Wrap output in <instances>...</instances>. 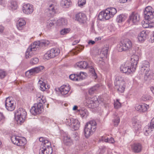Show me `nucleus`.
Listing matches in <instances>:
<instances>
[{
  "instance_id": "nucleus-1",
  "label": "nucleus",
  "mask_w": 154,
  "mask_h": 154,
  "mask_svg": "<svg viewBox=\"0 0 154 154\" xmlns=\"http://www.w3.org/2000/svg\"><path fill=\"white\" fill-rule=\"evenodd\" d=\"M50 44V42L47 40H42L34 42L28 48L26 52V58H29L34 54V51L37 50L39 47L46 46Z\"/></svg>"
},
{
  "instance_id": "nucleus-2",
  "label": "nucleus",
  "mask_w": 154,
  "mask_h": 154,
  "mask_svg": "<svg viewBox=\"0 0 154 154\" xmlns=\"http://www.w3.org/2000/svg\"><path fill=\"white\" fill-rule=\"evenodd\" d=\"M37 98V103L34 104L30 110L31 113L33 115H36L41 113L43 110V103H45L46 100L45 97L40 95Z\"/></svg>"
},
{
  "instance_id": "nucleus-3",
  "label": "nucleus",
  "mask_w": 154,
  "mask_h": 154,
  "mask_svg": "<svg viewBox=\"0 0 154 154\" xmlns=\"http://www.w3.org/2000/svg\"><path fill=\"white\" fill-rule=\"evenodd\" d=\"M135 56L134 55L131 56L130 65L129 66L128 62H127L122 64L120 67V71L127 74H129L133 73L135 70L134 63L135 62Z\"/></svg>"
},
{
  "instance_id": "nucleus-4",
  "label": "nucleus",
  "mask_w": 154,
  "mask_h": 154,
  "mask_svg": "<svg viewBox=\"0 0 154 154\" xmlns=\"http://www.w3.org/2000/svg\"><path fill=\"white\" fill-rule=\"evenodd\" d=\"M116 13L117 10L115 8H108L104 11H102L100 13L98 18L99 20L102 21L104 20H108L112 17Z\"/></svg>"
},
{
  "instance_id": "nucleus-5",
  "label": "nucleus",
  "mask_w": 154,
  "mask_h": 154,
  "mask_svg": "<svg viewBox=\"0 0 154 154\" xmlns=\"http://www.w3.org/2000/svg\"><path fill=\"white\" fill-rule=\"evenodd\" d=\"M97 123L94 120L90 121L85 125L84 131L85 137L88 138L92 135L96 128Z\"/></svg>"
},
{
  "instance_id": "nucleus-6",
  "label": "nucleus",
  "mask_w": 154,
  "mask_h": 154,
  "mask_svg": "<svg viewBox=\"0 0 154 154\" xmlns=\"http://www.w3.org/2000/svg\"><path fill=\"white\" fill-rule=\"evenodd\" d=\"M76 64L77 67L81 69L89 68L90 74L94 77L95 79H96L97 77V75L91 62H89L88 63L86 61H82L77 63Z\"/></svg>"
},
{
  "instance_id": "nucleus-7",
  "label": "nucleus",
  "mask_w": 154,
  "mask_h": 154,
  "mask_svg": "<svg viewBox=\"0 0 154 154\" xmlns=\"http://www.w3.org/2000/svg\"><path fill=\"white\" fill-rule=\"evenodd\" d=\"M126 81V78L125 79L121 76L116 77L114 82L115 88L117 89L119 93L123 92L125 89V81Z\"/></svg>"
},
{
  "instance_id": "nucleus-8",
  "label": "nucleus",
  "mask_w": 154,
  "mask_h": 154,
  "mask_svg": "<svg viewBox=\"0 0 154 154\" xmlns=\"http://www.w3.org/2000/svg\"><path fill=\"white\" fill-rule=\"evenodd\" d=\"M84 103L85 106L92 109L97 107L99 105V103L96 96L91 98L86 97Z\"/></svg>"
},
{
  "instance_id": "nucleus-9",
  "label": "nucleus",
  "mask_w": 154,
  "mask_h": 154,
  "mask_svg": "<svg viewBox=\"0 0 154 154\" xmlns=\"http://www.w3.org/2000/svg\"><path fill=\"white\" fill-rule=\"evenodd\" d=\"M26 115V112L23 109L20 108L16 110L14 116L17 123L21 124L23 123L25 121Z\"/></svg>"
},
{
  "instance_id": "nucleus-10",
  "label": "nucleus",
  "mask_w": 154,
  "mask_h": 154,
  "mask_svg": "<svg viewBox=\"0 0 154 154\" xmlns=\"http://www.w3.org/2000/svg\"><path fill=\"white\" fill-rule=\"evenodd\" d=\"M119 51H125L131 49L132 44L131 41L128 39L122 40L117 45Z\"/></svg>"
},
{
  "instance_id": "nucleus-11",
  "label": "nucleus",
  "mask_w": 154,
  "mask_h": 154,
  "mask_svg": "<svg viewBox=\"0 0 154 154\" xmlns=\"http://www.w3.org/2000/svg\"><path fill=\"white\" fill-rule=\"evenodd\" d=\"M11 140L14 144L19 146H23L26 143L25 138H21L16 135L12 136L11 137Z\"/></svg>"
},
{
  "instance_id": "nucleus-12",
  "label": "nucleus",
  "mask_w": 154,
  "mask_h": 154,
  "mask_svg": "<svg viewBox=\"0 0 154 154\" xmlns=\"http://www.w3.org/2000/svg\"><path fill=\"white\" fill-rule=\"evenodd\" d=\"M60 52L59 49L57 48H51L45 54L44 57L47 60H49L58 56Z\"/></svg>"
},
{
  "instance_id": "nucleus-13",
  "label": "nucleus",
  "mask_w": 154,
  "mask_h": 154,
  "mask_svg": "<svg viewBox=\"0 0 154 154\" xmlns=\"http://www.w3.org/2000/svg\"><path fill=\"white\" fill-rule=\"evenodd\" d=\"M5 107L9 111H12L15 108V103L12 100L11 97H7L5 101Z\"/></svg>"
},
{
  "instance_id": "nucleus-14",
  "label": "nucleus",
  "mask_w": 154,
  "mask_h": 154,
  "mask_svg": "<svg viewBox=\"0 0 154 154\" xmlns=\"http://www.w3.org/2000/svg\"><path fill=\"white\" fill-rule=\"evenodd\" d=\"M152 8L150 6L147 7L144 11V17L145 19L150 20L154 19V11H152Z\"/></svg>"
},
{
  "instance_id": "nucleus-15",
  "label": "nucleus",
  "mask_w": 154,
  "mask_h": 154,
  "mask_svg": "<svg viewBox=\"0 0 154 154\" xmlns=\"http://www.w3.org/2000/svg\"><path fill=\"white\" fill-rule=\"evenodd\" d=\"M34 10L33 5L30 4L28 3L24 5L22 7V10L24 13L26 14H31Z\"/></svg>"
},
{
  "instance_id": "nucleus-16",
  "label": "nucleus",
  "mask_w": 154,
  "mask_h": 154,
  "mask_svg": "<svg viewBox=\"0 0 154 154\" xmlns=\"http://www.w3.org/2000/svg\"><path fill=\"white\" fill-rule=\"evenodd\" d=\"M85 73L84 72H80L79 73H78L76 74H72L69 76V78L71 80L74 81H80L84 78L83 75Z\"/></svg>"
},
{
  "instance_id": "nucleus-17",
  "label": "nucleus",
  "mask_w": 154,
  "mask_h": 154,
  "mask_svg": "<svg viewBox=\"0 0 154 154\" xmlns=\"http://www.w3.org/2000/svg\"><path fill=\"white\" fill-rule=\"evenodd\" d=\"M44 69V67L42 66H40L32 69L26 73V75H34L40 72L41 70Z\"/></svg>"
},
{
  "instance_id": "nucleus-18",
  "label": "nucleus",
  "mask_w": 154,
  "mask_h": 154,
  "mask_svg": "<svg viewBox=\"0 0 154 154\" xmlns=\"http://www.w3.org/2000/svg\"><path fill=\"white\" fill-rule=\"evenodd\" d=\"M145 19V21L141 22L140 25L145 28L149 27L151 28L154 27V19L148 20Z\"/></svg>"
},
{
  "instance_id": "nucleus-19",
  "label": "nucleus",
  "mask_w": 154,
  "mask_h": 154,
  "mask_svg": "<svg viewBox=\"0 0 154 154\" xmlns=\"http://www.w3.org/2000/svg\"><path fill=\"white\" fill-rule=\"evenodd\" d=\"M76 20L81 23H84L86 20V15L84 13H79L75 15Z\"/></svg>"
},
{
  "instance_id": "nucleus-20",
  "label": "nucleus",
  "mask_w": 154,
  "mask_h": 154,
  "mask_svg": "<svg viewBox=\"0 0 154 154\" xmlns=\"http://www.w3.org/2000/svg\"><path fill=\"white\" fill-rule=\"evenodd\" d=\"M154 128V117L152 119L151 121L150 125L149 126H146L144 128V130L146 132L144 134L146 135L147 136L149 132H150L152 131V129Z\"/></svg>"
},
{
  "instance_id": "nucleus-21",
  "label": "nucleus",
  "mask_w": 154,
  "mask_h": 154,
  "mask_svg": "<svg viewBox=\"0 0 154 154\" xmlns=\"http://www.w3.org/2000/svg\"><path fill=\"white\" fill-rule=\"evenodd\" d=\"M57 3L55 2H52L50 3L49 7L48 9L50 14H54L55 13L56 9H57Z\"/></svg>"
},
{
  "instance_id": "nucleus-22",
  "label": "nucleus",
  "mask_w": 154,
  "mask_h": 154,
  "mask_svg": "<svg viewBox=\"0 0 154 154\" xmlns=\"http://www.w3.org/2000/svg\"><path fill=\"white\" fill-rule=\"evenodd\" d=\"M149 107V106L146 104H137L135 105V110L139 112H144L146 111Z\"/></svg>"
},
{
  "instance_id": "nucleus-23",
  "label": "nucleus",
  "mask_w": 154,
  "mask_h": 154,
  "mask_svg": "<svg viewBox=\"0 0 154 154\" xmlns=\"http://www.w3.org/2000/svg\"><path fill=\"white\" fill-rule=\"evenodd\" d=\"M63 142L64 143L66 146H70L73 144L72 140L71 139L69 135L67 134H65L63 137Z\"/></svg>"
},
{
  "instance_id": "nucleus-24",
  "label": "nucleus",
  "mask_w": 154,
  "mask_h": 154,
  "mask_svg": "<svg viewBox=\"0 0 154 154\" xmlns=\"http://www.w3.org/2000/svg\"><path fill=\"white\" fill-rule=\"evenodd\" d=\"M80 127V123L77 119H72V123L70 127L72 131L78 130Z\"/></svg>"
},
{
  "instance_id": "nucleus-25",
  "label": "nucleus",
  "mask_w": 154,
  "mask_h": 154,
  "mask_svg": "<svg viewBox=\"0 0 154 154\" xmlns=\"http://www.w3.org/2000/svg\"><path fill=\"white\" fill-rule=\"evenodd\" d=\"M26 24L25 20L22 18L19 19L17 22V26L19 30H21L24 28Z\"/></svg>"
},
{
  "instance_id": "nucleus-26",
  "label": "nucleus",
  "mask_w": 154,
  "mask_h": 154,
  "mask_svg": "<svg viewBox=\"0 0 154 154\" xmlns=\"http://www.w3.org/2000/svg\"><path fill=\"white\" fill-rule=\"evenodd\" d=\"M147 36L146 31L143 30L139 34L138 36V40L140 42L142 43L145 40Z\"/></svg>"
},
{
  "instance_id": "nucleus-27",
  "label": "nucleus",
  "mask_w": 154,
  "mask_h": 154,
  "mask_svg": "<svg viewBox=\"0 0 154 154\" xmlns=\"http://www.w3.org/2000/svg\"><path fill=\"white\" fill-rule=\"evenodd\" d=\"M144 73V81L145 82H149L152 79L153 75L151 71H146L143 72Z\"/></svg>"
},
{
  "instance_id": "nucleus-28",
  "label": "nucleus",
  "mask_w": 154,
  "mask_h": 154,
  "mask_svg": "<svg viewBox=\"0 0 154 154\" xmlns=\"http://www.w3.org/2000/svg\"><path fill=\"white\" fill-rule=\"evenodd\" d=\"M53 152L52 147L45 148L42 147L39 150V154H51Z\"/></svg>"
},
{
  "instance_id": "nucleus-29",
  "label": "nucleus",
  "mask_w": 154,
  "mask_h": 154,
  "mask_svg": "<svg viewBox=\"0 0 154 154\" xmlns=\"http://www.w3.org/2000/svg\"><path fill=\"white\" fill-rule=\"evenodd\" d=\"M59 89L61 94L63 95H65L68 94L70 89L66 85H63L61 86Z\"/></svg>"
},
{
  "instance_id": "nucleus-30",
  "label": "nucleus",
  "mask_w": 154,
  "mask_h": 154,
  "mask_svg": "<svg viewBox=\"0 0 154 154\" xmlns=\"http://www.w3.org/2000/svg\"><path fill=\"white\" fill-rule=\"evenodd\" d=\"M149 63L148 61H144L143 63V66L140 69V71L142 72L146 71H150L149 69Z\"/></svg>"
},
{
  "instance_id": "nucleus-31",
  "label": "nucleus",
  "mask_w": 154,
  "mask_h": 154,
  "mask_svg": "<svg viewBox=\"0 0 154 154\" xmlns=\"http://www.w3.org/2000/svg\"><path fill=\"white\" fill-rule=\"evenodd\" d=\"M109 47L108 45L105 46L103 47L101 51L100 55L101 57H107L108 54Z\"/></svg>"
},
{
  "instance_id": "nucleus-32",
  "label": "nucleus",
  "mask_w": 154,
  "mask_h": 154,
  "mask_svg": "<svg viewBox=\"0 0 154 154\" xmlns=\"http://www.w3.org/2000/svg\"><path fill=\"white\" fill-rule=\"evenodd\" d=\"M67 21L66 19L61 18L57 20L56 22L57 25L58 26H62L66 25Z\"/></svg>"
},
{
  "instance_id": "nucleus-33",
  "label": "nucleus",
  "mask_w": 154,
  "mask_h": 154,
  "mask_svg": "<svg viewBox=\"0 0 154 154\" xmlns=\"http://www.w3.org/2000/svg\"><path fill=\"white\" fill-rule=\"evenodd\" d=\"M71 3L70 0H62L61 2V5L63 8H68Z\"/></svg>"
},
{
  "instance_id": "nucleus-34",
  "label": "nucleus",
  "mask_w": 154,
  "mask_h": 154,
  "mask_svg": "<svg viewBox=\"0 0 154 154\" xmlns=\"http://www.w3.org/2000/svg\"><path fill=\"white\" fill-rule=\"evenodd\" d=\"M141 122L139 121H135V131L137 132L135 133V135H138L141 130Z\"/></svg>"
},
{
  "instance_id": "nucleus-35",
  "label": "nucleus",
  "mask_w": 154,
  "mask_h": 154,
  "mask_svg": "<svg viewBox=\"0 0 154 154\" xmlns=\"http://www.w3.org/2000/svg\"><path fill=\"white\" fill-rule=\"evenodd\" d=\"M135 18V12H132L129 16V18L127 21L131 25H134V19Z\"/></svg>"
},
{
  "instance_id": "nucleus-36",
  "label": "nucleus",
  "mask_w": 154,
  "mask_h": 154,
  "mask_svg": "<svg viewBox=\"0 0 154 154\" xmlns=\"http://www.w3.org/2000/svg\"><path fill=\"white\" fill-rule=\"evenodd\" d=\"M38 84L39 85L41 90L42 91H44L46 89L49 88L48 85L47 86V87H46L45 83L42 81L39 80V81Z\"/></svg>"
},
{
  "instance_id": "nucleus-37",
  "label": "nucleus",
  "mask_w": 154,
  "mask_h": 154,
  "mask_svg": "<svg viewBox=\"0 0 154 154\" xmlns=\"http://www.w3.org/2000/svg\"><path fill=\"white\" fill-rule=\"evenodd\" d=\"M9 6L12 10H16L17 7V5L16 2L11 0L9 2Z\"/></svg>"
},
{
  "instance_id": "nucleus-38",
  "label": "nucleus",
  "mask_w": 154,
  "mask_h": 154,
  "mask_svg": "<svg viewBox=\"0 0 154 154\" xmlns=\"http://www.w3.org/2000/svg\"><path fill=\"white\" fill-rule=\"evenodd\" d=\"M126 18V17L123 14H121L117 16L116 21L118 23H121L124 21Z\"/></svg>"
},
{
  "instance_id": "nucleus-39",
  "label": "nucleus",
  "mask_w": 154,
  "mask_h": 154,
  "mask_svg": "<svg viewBox=\"0 0 154 154\" xmlns=\"http://www.w3.org/2000/svg\"><path fill=\"white\" fill-rule=\"evenodd\" d=\"M102 140L103 141L109 143H113L115 142L113 138L111 137L109 138L105 137H102Z\"/></svg>"
},
{
  "instance_id": "nucleus-40",
  "label": "nucleus",
  "mask_w": 154,
  "mask_h": 154,
  "mask_svg": "<svg viewBox=\"0 0 154 154\" xmlns=\"http://www.w3.org/2000/svg\"><path fill=\"white\" fill-rule=\"evenodd\" d=\"M99 87V84H97L92 87L89 90V93L90 94H93L98 89V88Z\"/></svg>"
},
{
  "instance_id": "nucleus-41",
  "label": "nucleus",
  "mask_w": 154,
  "mask_h": 154,
  "mask_svg": "<svg viewBox=\"0 0 154 154\" xmlns=\"http://www.w3.org/2000/svg\"><path fill=\"white\" fill-rule=\"evenodd\" d=\"M142 149V146L141 144L139 143H135V153L140 152Z\"/></svg>"
},
{
  "instance_id": "nucleus-42",
  "label": "nucleus",
  "mask_w": 154,
  "mask_h": 154,
  "mask_svg": "<svg viewBox=\"0 0 154 154\" xmlns=\"http://www.w3.org/2000/svg\"><path fill=\"white\" fill-rule=\"evenodd\" d=\"M55 21L52 20H49L47 21L46 26L48 29H50L54 25Z\"/></svg>"
},
{
  "instance_id": "nucleus-43",
  "label": "nucleus",
  "mask_w": 154,
  "mask_h": 154,
  "mask_svg": "<svg viewBox=\"0 0 154 154\" xmlns=\"http://www.w3.org/2000/svg\"><path fill=\"white\" fill-rule=\"evenodd\" d=\"M51 143L48 140H45L44 141V143L43 144V147L45 148H49V147H52L51 146Z\"/></svg>"
},
{
  "instance_id": "nucleus-44",
  "label": "nucleus",
  "mask_w": 154,
  "mask_h": 154,
  "mask_svg": "<svg viewBox=\"0 0 154 154\" xmlns=\"http://www.w3.org/2000/svg\"><path fill=\"white\" fill-rule=\"evenodd\" d=\"M113 121V124L115 126H117L120 121V119L119 117L115 118Z\"/></svg>"
},
{
  "instance_id": "nucleus-45",
  "label": "nucleus",
  "mask_w": 154,
  "mask_h": 154,
  "mask_svg": "<svg viewBox=\"0 0 154 154\" xmlns=\"http://www.w3.org/2000/svg\"><path fill=\"white\" fill-rule=\"evenodd\" d=\"M38 59L37 57L32 58L30 60V63L31 65H35L37 64L38 62Z\"/></svg>"
},
{
  "instance_id": "nucleus-46",
  "label": "nucleus",
  "mask_w": 154,
  "mask_h": 154,
  "mask_svg": "<svg viewBox=\"0 0 154 154\" xmlns=\"http://www.w3.org/2000/svg\"><path fill=\"white\" fill-rule=\"evenodd\" d=\"M114 106L115 109H118L121 107V103L119 102L118 100H116L114 103Z\"/></svg>"
},
{
  "instance_id": "nucleus-47",
  "label": "nucleus",
  "mask_w": 154,
  "mask_h": 154,
  "mask_svg": "<svg viewBox=\"0 0 154 154\" xmlns=\"http://www.w3.org/2000/svg\"><path fill=\"white\" fill-rule=\"evenodd\" d=\"M86 3V0H78V5L79 6L82 7Z\"/></svg>"
},
{
  "instance_id": "nucleus-48",
  "label": "nucleus",
  "mask_w": 154,
  "mask_h": 154,
  "mask_svg": "<svg viewBox=\"0 0 154 154\" xmlns=\"http://www.w3.org/2000/svg\"><path fill=\"white\" fill-rule=\"evenodd\" d=\"M66 119V120L65 121V123L66 124L68 125L69 126L71 127L72 123V119Z\"/></svg>"
},
{
  "instance_id": "nucleus-49",
  "label": "nucleus",
  "mask_w": 154,
  "mask_h": 154,
  "mask_svg": "<svg viewBox=\"0 0 154 154\" xmlns=\"http://www.w3.org/2000/svg\"><path fill=\"white\" fill-rule=\"evenodd\" d=\"M69 32V29H64L61 30L60 34L62 35H64Z\"/></svg>"
},
{
  "instance_id": "nucleus-50",
  "label": "nucleus",
  "mask_w": 154,
  "mask_h": 154,
  "mask_svg": "<svg viewBox=\"0 0 154 154\" xmlns=\"http://www.w3.org/2000/svg\"><path fill=\"white\" fill-rule=\"evenodd\" d=\"M6 75V72L3 70L0 69V78H4Z\"/></svg>"
},
{
  "instance_id": "nucleus-51",
  "label": "nucleus",
  "mask_w": 154,
  "mask_h": 154,
  "mask_svg": "<svg viewBox=\"0 0 154 154\" xmlns=\"http://www.w3.org/2000/svg\"><path fill=\"white\" fill-rule=\"evenodd\" d=\"M150 96L147 94L143 95L142 97V99L144 101L149 100L150 99Z\"/></svg>"
},
{
  "instance_id": "nucleus-52",
  "label": "nucleus",
  "mask_w": 154,
  "mask_h": 154,
  "mask_svg": "<svg viewBox=\"0 0 154 154\" xmlns=\"http://www.w3.org/2000/svg\"><path fill=\"white\" fill-rule=\"evenodd\" d=\"M102 57H101L99 58H98L97 60L98 61V63L100 65H103L104 63V62H103V59Z\"/></svg>"
},
{
  "instance_id": "nucleus-53",
  "label": "nucleus",
  "mask_w": 154,
  "mask_h": 154,
  "mask_svg": "<svg viewBox=\"0 0 154 154\" xmlns=\"http://www.w3.org/2000/svg\"><path fill=\"white\" fill-rule=\"evenodd\" d=\"M80 113L81 117L82 118L85 117V116L86 117L87 116V114L85 111H82L80 112Z\"/></svg>"
},
{
  "instance_id": "nucleus-54",
  "label": "nucleus",
  "mask_w": 154,
  "mask_h": 154,
  "mask_svg": "<svg viewBox=\"0 0 154 154\" xmlns=\"http://www.w3.org/2000/svg\"><path fill=\"white\" fill-rule=\"evenodd\" d=\"M150 41L151 43L154 42V31L153 32L152 36L151 37Z\"/></svg>"
},
{
  "instance_id": "nucleus-55",
  "label": "nucleus",
  "mask_w": 154,
  "mask_h": 154,
  "mask_svg": "<svg viewBox=\"0 0 154 154\" xmlns=\"http://www.w3.org/2000/svg\"><path fill=\"white\" fill-rule=\"evenodd\" d=\"M131 0H117V1L121 3H125L128 1H130Z\"/></svg>"
},
{
  "instance_id": "nucleus-56",
  "label": "nucleus",
  "mask_w": 154,
  "mask_h": 154,
  "mask_svg": "<svg viewBox=\"0 0 154 154\" xmlns=\"http://www.w3.org/2000/svg\"><path fill=\"white\" fill-rule=\"evenodd\" d=\"M45 140H45V138L42 137H40L39 138V141L41 142H42V143H43V144L44 143V141H45Z\"/></svg>"
},
{
  "instance_id": "nucleus-57",
  "label": "nucleus",
  "mask_w": 154,
  "mask_h": 154,
  "mask_svg": "<svg viewBox=\"0 0 154 154\" xmlns=\"http://www.w3.org/2000/svg\"><path fill=\"white\" fill-rule=\"evenodd\" d=\"M74 137H75V140H77L79 139V137L77 136V134L75 133L74 135Z\"/></svg>"
},
{
  "instance_id": "nucleus-58",
  "label": "nucleus",
  "mask_w": 154,
  "mask_h": 154,
  "mask_svg": "<svg viewBox=\"0 0 154 154\" xmlns=\"http://www.w3.org/2000/svg\"><path fill=\"white\" fill-rule=\"evenodd\" d=\"M95 43V41H92V40H89L88 42V44H91V45H93Z\"/></svg>"
},
{
  "instance_id": "nucleus-59",
  "label": "nucleus",
  "mask_w": 154,
  "mask_h": 154,
  "mask_svg": "<svg viewBox=\"0 0 154 154\" xmlns=\"http://www.w3.org/2000/svg\"><path fill=\"white\" fill-rule=\"evenodd\" d=\"M79 40H76L74 41L72 43V45H76L77 43H79Z\"/></svg>"
},
{
  "instance_id": "nucleus-60",
  "label": "nucleus",
  "mask_w": 154,
  "mask_h": 154,
  "mask_svg": "<svg viewBox=\"0 0 154 154\" xmlns=\"http://www.w3.org/2000/svg\"><path fill=\"white\" fill-rule=\"evenodd\" d=\"M4 118V116L2 113L0 112V121Z\"/></svg>"
},
{
  "instance_id": "nucleus-61",
  "label": "nucleus",
  "mask_w": 154,
  "mask_h": 154,
  "mask_svg": "<svg viewBox=\"0 0 154 154\" xmlns=\"http://www.w3.org/2000/svg\"><path fill=\"white\" fill-rule=\"evenodd\" d=\"M4 29V27L0 25V33L2 32Z\"/></svg>"
},
{
  "instance_id": "nucleus-62",
  "label": "nucleus",
  "mask_w": 154,
  "mask_h": 154,
  "mask_svg": "<svg viewBox=\"0 0 154 154\" xmlns=\"http://www.w3.org/2000/svg\"><path fill=\"white\" fill-rule=\"evenodd\" d=\"M101 40V38L100 37H97V38H95V41H96V42L98 41L99 40Z\"/></svg>"
},
{
  "instance_id": "nucleus-63",
  "label": "nucleus",
  "mask_w": 154,
  "mask_h": 154,
  "mask_svg": "<svg viewBox=\"0 0 154 154\" xmlns=\"http://www.w3.org/2000/svg\"><path fill=\"white\" fill-rule=\"evenodd\" d=\"M150 89L152 93L154 94V87H151Z\"/></svg>"
},
{
  "instance_id": "nucleus-64",
  "label": "nucleus",
  "mask_w": 154,
  "mask_h": 154,
  "mask_svg": "<svg viewBox=\"0 0 154 154\" xmlns=\"http://www.w3.org/2000/svg\"><path fill=\"white\" fill-rule=\"evenodd\" d=\"M5 0H0V3L1 4H3L5 3Z\"/></svg>"
}]
</instances>
